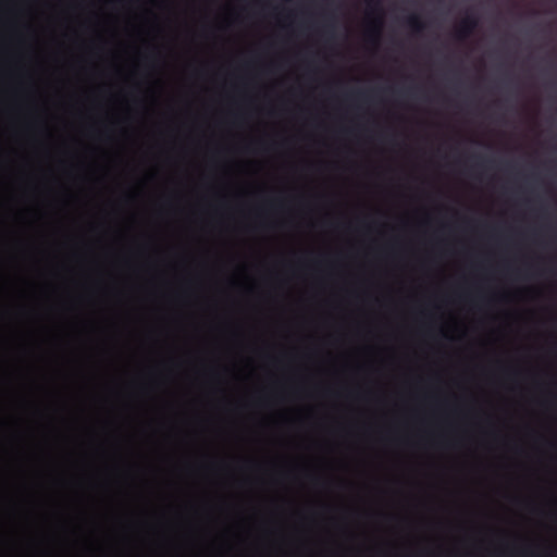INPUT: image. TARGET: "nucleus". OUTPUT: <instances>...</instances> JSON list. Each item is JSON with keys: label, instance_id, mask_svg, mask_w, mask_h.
<instances>
[{"label": "nucleus", "instance_id": "f257e3e1", "mask_svg": "<svg viewBox=\"0 0 557 557\" xmlns=\"http://www.w3.org/2000/svg\"><path fill=\"white\" fill-rule=\"evenodd\" d=\"M370 13H377L379 16L369 22L366 38L369 42L377 44L382 29V8L380 0H367Z\"/></svg>", "mask_w": 557, "mask_h": 557}, {"label": "nucleus", "instance_id": "f03ea898", "mask_svg": "<svg viewBox=\"0 0 557 557\" xmlns=\"http://www.w3.org/2000/svg\"><path fill=\"white\" fill-rule=\"evenodd\" d=\"M478 27V18L471 12H468L465 17L460 21L454 32V36L457 40L463 41L468 39L475 28Z\"/></svg>", "mask_w": 557, "mask_h": 557}, {"label": "nucleus", "instance_id": "7ed1b4c3", "mask_svg": "<svg viewBox=\"0 0 557 557\" xmlns=\"http://www.w3.org/2000/svg\"><path fill=\"white\" fill-rule=\"evenodd\" d=\"M406 24L414 34H420L425 27L424 23L417 14L409 15L406 18Z\"/></svg>", "mask_w": 557, "mask_h": 557}, {"label": "nucleus", "instance_id": "20e7f679", "mask_svg": "<svg viewBox=\"0 0 557 557\" xmlns=\"http://www.w3.org/2000/svg\"><path fill=\"white\" fill-rule=\"evenodd\" d=\"M367 95H368V94H367L366 91H358V92L356 94V96H358L359 98H366V97H367Z\"/></svg>", "mask_w": 557, "mask_h": 557}]
</instances>
